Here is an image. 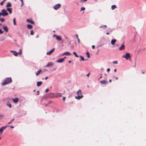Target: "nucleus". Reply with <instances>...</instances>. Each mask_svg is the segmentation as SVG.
<instances>
[{"label": "nucleus", "mask_w": 146, "mask_h": 146, "mask_svg": "<svg viewBox=\"0 0 146 146\" xmlns=\"http://www.w3.org/2000/svg\"><path fill=\"white\" fill-rule=\"evenodd\" d=\"M9 126H3L1 127L0 129V134H1L3 132V130L5 129L7 127H9Z\"/></svg>", "instance_id": "6"}, {"label": "nucleus", "mask_w": 146, "mask_h": 146, "mask_svg": "<svg viewBox=\"0 0 146 146\" xmlns=\"http://www.w3.org/2000/svg\"><path fill=\"white\" fill-rule=\"evenodd\" d=\"M109 81L110 82H111V79H110L109 80Z\"/></svg>", "instance_id": "57"}, {"label": "nucleus", "mask_w": 146, "mask_h": 146, "mask_svg": "<svg viewBox=\"0 0 146 146\" xmlns=\"http://www.w3.org/2000/svg\"><path fill=\"white\" fill-rule=\"evenodd\" d=\"M95 47V46L94 45H92V48L93 49Z\"/></svg>", "instance_id": "49"}, {"label": "nucleus", "mask_w": 146, "mask_h": 146, "mask_svg": "<svg viewBox=\"0 0 146 146\" xmlns=\"http://www.w3.org/2000/svg\"><path fill=\"white\" fill-rule=\"evenodd\" d=\"M41 72V69H40L38 71H37L36 73V76H38L40 73V72Z\"/></svg>", "instance_id": "25"}, {"label": "nucleus", "mask_w": 146, "mask_h": 146, "mask_svg": "<svg viewBox=\"0 0 146 146\" xmlns=\"http://www.w3.org/2000/svg\"><path fill=\"white\" fill-rule=\"evenodd\" d=\"M58 94V97H61L62 96V94L60 93H59L58 94Z\"/></svg>", "instance_id": "39"}, {"label": "nucleus", "mask_w": 146, "mask_h": 146, "mask_svg": "<svg viewBox=\"0 0 146 146\" xmlns=\"http://www.w3.org/2000/svg\"><path fill=\"white\" fill-rule=\"evenodd\" d=\"M39 94V91H38L36 92V95H38Z\"/></svg>", "instance_id": "47"}, {"label": "nucleus", "mask_w": 146, "mask_h": 146, "mask_svg": "<svg viewBox=\"0 0 146 146\" xmlns=\"http://www.w3.org/2000/svg\"><path fill=\"white\" fill-rule=\"evenodd\" d=\"M48 78V77H45V80H46V79H47Z\"/></svg>", "instance_id": "60"}, {"label": "nucleus", "mask_w": 146, "mask_h": 146, "mask_svg": "<svg viewBox=\"0 0 146 146\" xmlns=\"http://www.w3.org/2000/svg\"><path fill=\"white\" fill-rule=\"evenodd\" d=\"M54 50H55V48H53L52 50H51L47 52L46 53V54H47L48 55H50L54 51Z\"/></svg>", "instance_id": "8"}, {"label": "nucleus", "mask_w": 146, "mask_h": 146, "mask_svg": "<svg viewBox=\"0 0 146 146\" xmlns=\"http://www.w3.org/2000/svg\"><path fill=\"white\" fill-rule=\"evenodd\" d=\"M13 22L14 23V25H16V19L15 18H14L13 19Z\"/></svg>", "instance_id": "31"}, {"label": "nucleus", "mask_w": 146, "mask_h": 146, "mask_svg": "<svg viewBox=\"0 0 146 146\" xmlns=\"http://www.w3.org/2000/svg\"><path fill=\"white\" fill-rule=\"evenodd\" d=\"M77 40H78V44H80V39H79V38H78L77 39Z\"/></svg>", "instance_id": "44"}, {"label": "nucleus", "mask_w": 146, "mask_h": 146, "mask_svg": "<svg viewBox=\"0 0 146 146\" xmlns=\"http://www.w3.org/2000/svg\"><path fill=\"white\" fill-rule=\"evenodd\" d=\"M1 13L0 12V18L1 16L4 17L8 16L9 15L8 13L7 12V10L5 9H3L1 11Z\"/></svg>", "instance_id": "3"}, {"label": "nucleus", "mask_w": 146, "mask_h": 146, "mask_svg": "<svg viewBox=\"0 0 146 146\" xmlns=\"http://www.w3.org/2000/svg\"><path fill=\"white\" fill-rule=\"evenodd\" d=\"M80 57L81 58V59H80V61H84V60H87V59H84V58L83 57V56H80Z\"/></svg>", "instance_id": "26"}, {"label": "nucleus", "mask_w": 146, "mask_h": 146, "mask_svg": "<svg viewBox=\"0 0 146 146\" xmlns=\"http://www.w3.org/2000/svg\"><path fill=\"white\" fill-rule=\"evenodd\" d=\"M56 39L57 40L60 41L62 39L60 37V36H57L56 38Z\"/></svg>", "instance_id": "28"}, {"label": "nucleus", "mask_w": 146, "mask_h": 146, "mask_svg": "<svg viewBox=\"0 0 146 146\" xmlns=\"http://www.w3.org/2000/svg\"><path fill=\"white\" fill-rule=\"evenodd\" d=\"M12 81V80L11 78H7L5 80L4 82L2 83V84L3 86H4L10 83Z\"/></svg>", "instance_id": "2"}, {"label": "nucleus", "mask_w": 146, "mask_h": 146, "mask_svg": "<svg viewBox=\"0 0 146 146\" xmlns=\"http://www.w3.org/2000/svg\"><path fill=\"white\" fill-rule=\"evenodd\" d=\"M22 50L21 49H19V52H18V54L21 55L22 53Z\"/></svg>", "instance_id": "33"}, {"label": "nucleus", "mask_w": 146, "mask_h": 146, "mask_svg": "<svg viewBox=\"0 0 146 146\" xmlns=\"http://www.w3.org/2000/svg\"><path fill=\"white\" fill-rule=\"evenodd\" d=\"M122 57L125 58L126 60H128L129 58H130V53H127L125 55L123 56Z\"/></svg>", "instance_id": "5"}, {"label": "nucleus", "mask_w": 146, "mask_h": 146, "mask_svg": "<svg viewBox=\"0 0 146 146\" xmlns=\"http://www.w3.org/2000/svg\"><path fill=\"white\" fill-rule=\"evenodd\" d=\"M48 96L49 97L52 98H58V94H55L52 93H50L48 94Z\"/></svg>", "instance_id": "4"}, {"label": "nucleus", "mask_w": 146, "mask_h": 146, "mask_svg": "<svg viewBox=\"0 0 146 146\" xmlns=\"http://www.w3.org/2000/svg\"><path fill=\"white\" fill-rule=\"evenodd\" d=\"M11 52H13V54L15 56H17L18 54V53L14 51H11Z\"/></svg>", "instance_id": "12"}, {"label": "nucleus", "mask_w": 146, "mask_h": 146, "mask_svg": "<svg viewBox=\"0 0 146 146\" xmlns=\"http://www.w3.org/2000/svg\"><path fill=\"white\" fill-rule=\"evenodd\" d=\"M110 70V68H108L107 69V72H109Z\"/></svg>", "instance_id": "46"}, {"label": "nucleus", "mask_w": 146, "mask_h": 146, "mask_svg": "<svg viewBox=\"0 0 146 146\" xmlns=\"http://www.w3.org/2000/svg\"><path fill=\"white\" fill-rule=\"evenodd\" d=\"M118 79V78L117 77H116V78H115V79L116 80H117Z\"/></svg>", "instance_id": "63"}, {"label": "nucleus", "mask_w": 146, "mask_h": 146, "mask_svg": "<svg viewBox=\"0 0 146 146\" xmlns=\"http://www.w3.org/2000/svg\"><path fill=\"white\" fill-rule=\"evenodd\" d=\"M20 1H21L22 3H23V0H20Z\"/></svg>", "instance_id": "55"}, {"label": "nucleus", "mask_w": 146, "mask_h": 146, "mask_svg": "<svg viewBox=\"0 0 146 146\" xmlns=\"http://www.w3.org/2000/svg\"><path fill=\"white\" fill-rule=\"evenodd\" d=\"M87 1V0H81L80 1V2L81 3H84L86 1Z\"/></svg>", "instance_id": "36"}, {"label": "nucleus", "mask_w": 146, "mask_h": 146, "mask_svg": "<svg viewBox=\"0 0 146 146\" xmlns=\"http://www.w3.org/2000/svg\"><path fill=\"white\" fill-rule=\"evenodd\" d=\"M14 119H12L8 123V124H9L13 122V121L14 120Z\"/></svg>", "instance_id": "35"}, {"label": "nucleus", "mask_w": 146, "mask_h": 146, "mask_svg": "<svg viewBox=\"0 0 146 146\" xmlns=\"http://www.w3.org/2000/svg\"><path fill=\"white\" fill-rule=\"evenodd\" d=\"M38 37H39L38 35H37L36 36V38H38Z\"/></svg>", "instance_id": "62"}, {"label": "nucleus", "mask_w": 146, "mask_h": 146, "mask_svg": "<svg viewBox=\"0 0 146 146\" xmlns=\"http://www.w3.org/2000/svg\"><path fill=\"white\" fill-rule=\"evenodd\" d=\"M27 27L29 29H31L33 28V26L29 24H28L27 25Z\"/></svg>", "instance_id": "21"}, {"label": "nucleus", "mask_w": 146, "mask_h": 146, "mask_svg": "<svg viewBox=\"0 0 146 146\" xmlns=\"http://www.w3.org/2000/svg\"><path fill=\"white\" fill-rule=\"evenodd\" d=\"M19 100V99L17 98H15V99H13V101L15 103H17V102Z\"/></svg>", "instance_id": "20"}, {"label": "nucleus", "mask_w": 146, "mask_h": 146, "mask_svg": "<svg viewBox=\"0 0 146 146\" xmlns=\"http://www.w3.org/2000/svg\"><path fill=\"white\" fill-rule=\"evenodd\" d=\"M86 54L87 55V57L88 58H90V55H89V53L88 52H86Z\"/></svg>", "instance_id": "32"}, {"label": "nucleus", "mask_w": 146, "mask_h": 146, "mask_svg": "<svg viewBox=\"0 0 146 146\" xmlns=\"http://www.w3.org/2000/svg\"><path fill=\"white\" fill-rule=\"evenodd\" d=\"M66 55V52H64V53L63 54V55Z\"/></svg>", "instance_id": "54"}, {"label": "nucleus", "mask_w": 146, "mask_h": 146, "mask_svg": "<svg viewBox=\"0 0 146 146\" xmlns=\"http://www.w3.org/2000/svg\"><path fill=\"white\" fill-rule=\"evenodd\" d=\"M7 10L9 12L10 14H11L12 13V9L11 8H7Z\"/></svg>", "instance_id": "16"}, {"label": "nucleus", "mask_w": 146, "mask_h": 146, "mask_svg": "<svg viewBox=\"0 0 146 146\" xmlns=\"http://www.w3.org/2000/svg\"><path fill=\"white\" fill-rule=\"evenodd\" d=\"M53 65V63L51 62H48L47 64L45 66V67H48L50 66H52Z\"/></svg>", "instance_id": "11"}, {"label": "nucleus", "mask_w": 146, "mask_h": 146, "mask_svg": "<svg viewBox=\"0 0 146 146\" xmlns=\"http://www.w3.org/2000/svg\"><path fill=\"white\" fill-rule=\"evenodd\" d=\"M27 22H29L30 23H31V24H33V25H35L34 22L33 21L30 20L29 19H27Z\"/></svg>", "instance_id": "15"}, {"label": "nucleus", "mask_w": 146, "mask_h": 146, "mask_svg": "<svg viewBox=\"0 0 146 146\" xmlns=\"http://www.w3.org/2000/svg\"><path fill=\"white\" fill-rule=\"evenodd\" d=\"M31 35H33L34 34V31L33 30H31V32H30Z\"/></svg>", "instance_id": "34"}, {"label": "nucleus", "mask_w": 146, "mask_h": 146, "mask_svg": "<svg viewBox=\"0 0 146 146\" xmlns=\"http://www.w3.org/2000/svg\"><path fill=\"white\" fill-rule=\"evenodd\" d=\"M107 30L108 31L110 32H112L113 31V29L112 28L108 27V28Z\"/></svg>", "instance_id": "22"}, {"label": "nucleus", "mask_w": 146, "mask_h": 146, "mask_svg": "<svg viewBox=\"0 0 146 146\" xmlns=\"http://www.w3.org/2000/svg\"><path fill=\"white\" fill-rule=\"evenodd\" d=\"M4 3V2H3V1L0 3V4L1 5H3V4Z\"/></svg>", "instance_id": "43"}, {"label": "nucleus", "mask_w": 146, "mask_h": 146, "mask_svg": "<svg viewBox=\"0 0 146 146\" xmlns=\"http://www.w3.org/2000/svg\"><path fill=\"white\" fill-rule=\"evenodd\" d=\"M42 82L41 81L38 82L37 83V86L38 87H39L41 85Z\"/></svg>", "instance_id": "18"}, {"label": "nucleus", "mask_w": 146, "mask_h": 146, "mask_svg": "<svg viewBox=\"0 0 146 146\" xmlns=\"http://www.w3.org/2000/svg\"><path fill=\"white\" fill-rule=\"evenodd\" d=\"M49 91V89H47L45 90V92L47 93Z\"/></svg>", "instance_id": "45"}, {"label": "nucleus", "mask_w": 146, "mask_h": 146, "mask_svg": "<svg viewBox=\"0 0 146 146\" xmlns=\"http://www.w3.org/2000/svg\"><path fill=\"white\" fill-rule=\"evenodd\" d=\"M75 36H76V37L77 38V39L78 38V35H77V34L75 35Z\"/></svg>", "instance_id": "48"}, {"label": "nucleus", "mask_w": 146, "mask_h": 146, "mask_svg": "<svg viewBox=\"0 0 146 146\" xmlns=\"http://www.w3.org/2000/svg\"><path fill=\"white\" fill-rule=\"evenodd\" d=\"M73 53L75 55V57L77 58H78L79 57L77 55L76 53L75 52H73Z\"/></svg>", "instance_id": "30"}, {"label": "nucleus", "mask_w": 146, "mask_h": 146, "mask_svg": "<svg viewBox=\"0 0 146 146\" xmlns=\"http://www.w3.org/2000/svg\"><path fill=\"white\" fill-rule=\"evenodd\" d=\"M3 28L6 32H8V27L7 26H5L4 27H3Z\"/></svg>", "instance_id": "13"}, {"label": "nucleus", "mask_w": 146, "mask_h": 146, "mask_svg": "<svg viewBox=\"0 0 146 146\" xmlns=\"http://www.w3.org/2000/svg\"><path fill=\"white\" fill-rule=\"evenodd\" d=\"M60 4H57L54 6L53 8L55 10H56L60 7Z\"/></svg>", "instance_id": "7"}, {"label": "nucleus", "mask_w": 146, "mask_h": 146, "mask_svg": "<svg viewBox=\"0 0 146 146\" xmlns=\"http://www.w3.org/2000/svg\"><path fill=\"white\" fill-rule=\"evenodd\" d=\"M106 34L107 35H109V32H107V33H106Z\"/></svg>", "instance_id": "58"}, {"label": "nucleus", "mask_w": 146, "mask_h": 146, "mask_svg": "<svg viewBox=\"0 0 146 146\" xmlns=\"http://www.w3.org/2000/svg\"><path fill=\"white\" fill-rule=\"evenodd\" d=\"M116 7L115 5H112L111 7V9L112 10H113Z\"/></svg>", "instance_id": "27"}, {"label": "nucleus", "mask_w": 146, "mask_h": 146, "mask_svg": "<svg viewBox=\"0 0 146 146\" xmlns=\"http://www.w3.org/2000/svg\"><path fill=\"white\" fill-rule=\"evenodd\" d=\"M116 40L115 39H112L111 41V43L113 45H114L116 42Z\"/></svg>", "instance_id": "14"}, {"label": "nucleus", "mask_w": 146, "mask_h": 146, "mask_svg": "<svg viewBox=\"0 0 146 146\" xmlns=\"http://www.w3.org/2000/svg\"><path fill=\"white\" fill-rule=\"evenodd\" d=\"M107 27L106 25H104L103 26H101L100 27V28H102L104 29H106Z\"/></svg>", "instance_id": "23"}, {"label": "nucleus", "mask_w": 146, "mask_h": 146, "mask_svg": "<svg viewBox=\"0 0 146 146\" xmlns=\"http://www.w3.org/2000/svg\"><path fill=\"white\" fill-rule=\"evenodd\" d=\"M71 60H69V61H68V62H69V63H71Z\"/></svg>", "instance_id": "64"}, {"label": "nucleus", "mask_w": 146, "mask_h": 146, "mask_svg": "<svg viewBox=\"0 0 146 146\" xmlns=\"http://www.w3.org/2000/svg\"><path fill=\"white\" fill-rule=\"evenodd\" d=\"M90 73H89L88 74H87V76L88 77L89 76V75L90 74Z\"/></svg>", "instance_id": "53"}, {"label": "nucleus", "mask_w": 146, "mask_h": 146, "mask_svg": "<svg viewBox=\"0 0 146 146\" xmlns=\"http://www.w3.org/2000/svg\"><path fill=\"white\" fill-rule=\"evenodd\" d=\"M3 31H2L1 29H0V33L1 34H3Z\"/></svg>", "instance_id": "42"}, {"label": "nucleus", "mask_w": 146, "mask_h": 146, "mask_svg": "<svg viewBox=\"0 0 146 146\" xmlns=\"http://www.w3.org/2000/svg\"><path fill=\"white\" fill-rule=\"evenodd\" d=\"M125 45L123 44H121V46L119 48V50H122L125 48Z\"/></svg>", "instance_id": "10"}, {"label": "nucleus", "mask_w": 146, "mask_h": 146, "mask_svg": "<svg viewBox=\"0 0 146 146\" xmlns=\"http://www.w3.org/2000/svg\"><path fill=\"white\" fill-rule=\"evenodd\" d=\"M11 3L10 2H9L7 3V4L6 7H11Z\"/></svg>", "instance_id": "19"}, {"label": "nucleus", "mask_w": 146, "mask_h": 146, "mask_svg": "<svg viewBox=\"0 0 146 146\" xmlns=\"http://www.w3.org/2000/svg\"><path fill=\"white\" fill-rule=\"evenodd\" d=\"M107 81H106L105 80H103L102 81H101L100 82L102 84H106L107 83Z\"/></svg>", "instance_id": "17"}, {"label": "nucleus", "mask_w": 146, "mask_h": 146, "mask_svg": "<svg viewBox=\"0 0 146 146\" xmlns=\"http://www.w3.org/2000/svg\"><path fill=\"white\" fill-rule=\"evenodd\" d=\"M66 98L65 97H64L63 98V100L64 101V100H65V99Z\"/></svg>", "instance_id": "51"}, {"label": "nucleus", "mask_w": 146, "mask_h": 146, "mask_svg": "<svg viewBox=\"0 0 146 146\" xmlns=\"http://www.w3.org/2000/svg\"><path fill=\"white\" fill-rule=\"evenodd\" d=\"M102 76H101L99 78V79L98 80H99V79H100L101 78H102Z\"/></svg>", "instance_id": "61"}, {"label": "nucleus", "mask_w": 146, "mask_h": 146, "mask_svg": "<svg viewBox=\"0 0 146 146\" xmlns=\"http://www.w3.org/2000/svg\"><path fill=\"white\" fill-rule=\"evenodd\" d=\"M66 52V55H67L68 54V55H70L71 54L69 52Z\"/></svg>", "instance_id": "38"}, {"label": "nucleus", "mask_w": 146, "mask_h": 146, "mask_svg": "<svg viewBox=\"0 0 146 146\" xmlns=\"http://www.w3.org/2000/svg\"><path fill=\"white\" fill-rule=\"evenodd\" d=\"M5 21V19H4L3 18H0V21L1 22H4Z\"/></svg>", "instance_id": "29"}, {"label": "nucleus", "mask_w": 146, "mask_h": 146, "mask_svg": "<svg viewBox=\"0 0 146 146\" xmlns=\"http://www.w3.org/2000/svg\"><path fill=\"white\" fill-rule=\"evenodd\" d=\"M85 7H82L81 8V10H80V11H83V10H85Z\"/></svg>", "instance_id": "37"}, {"label": "nucleus", "mask_w": 146, "mask_h": 146, "mask_svg": "<svg viewBox=\"0 0 146 146\" xmlns=\"http://www.w3.org/2000/svg\"><path fill=\"white\" fill-rule=\"evenodd\" d=\"M57 36L56 34H54L53 35V38H56V37Z\"/></svg>", "instance_id": "41"}, {"label": "nucleus", "mask_w": 146, "mask_h": 146, "mask_svg": "<svg viewBox=\"0 0 146 146\" xmlns=\"http://www.w3.org/2000/svg\"><path fill=\"white\" fill-rule=\"evenodd\" d=\"M64 61V58L59 59L58 60H56V62L58 63H62Z\"/></svg>", "instance_id": "9"}, {"label": "nucleus", "mask_w": 146, "mask_h": 146, "mask_svg": "<svg viewBox=\"0 0 146 146\" xmlns=\"http://www.w3.org/2000/svg\"><path fill=\"white\" fill-rule=\"evenodd\" d=\"M3 117V115H0V117Z\"/></svg>", "instance_id": "56"}, {"label": "nucleus", "mask_w": 146, "mask_h": 146, "mask_svg": "<svg viewBox=\"0 0 146 146\" xmlns=\"http://www.w3.org/2000/svg\"><path fill=\"white\" fill-rule=\"evenodd\" d=\"M6 104H7V106L8 107H9V108H11V105L9 102H8Z\"/></svg>", "instance_id": "24"}, {"label": "nucleus", "mask_w": 146, "mask_h": 146, "mask_svg": "<svg viewBox=\"0 0 146 146\" xmlns=\"http://www.w3.org/2000/svg\"><path fill=\"white\" fill-rule=\"evenodd\" d=\"M114 72H115L116 71V69H115L114 70Z\"/></svg>", "instance_id": "59"}, {"label": "nucleus", "mask_w": 146, "mask_h": 146, "mask_svg": "<svg viewBox=\"0 0 146 146\" xmlns=\"http://www.w3.org/2000/svg\"><path fill=\"white\" fill-rule=\"evenodd\" d=\"M52 103V101H49L48 102V104H50Z\"/></svg>", "instance_id": "50"}, {"label": "nucleus", "mask_w": 146, "mask_h": 146, "mask_svg": "<svg viewBox=\"0 0 146 146\" xmlns=\"http://www.w3.org/2000/svg\"><path fill=\"white\" fill-rule=\"evenodd\" d=\"M77 96L75 97V98L77 100H80L82 98L83 96L82 94V91L80 90H79L76 92Z\"/></svg>", "instance_id": "1"}, {"label": "nucleus", "mask_w": 146, "mask_h": 146, "mask_svg": "<svg viewBox=\"0 0 146 146\" xmlns=\"http://www.w3.org/2000/svg\"><path fill=\"white\" fill-rule=\"evenodd\" d=\"M10 127L12 129H13L14 128V127L13 126H10Z\"/></svg>", "instance_id": "52"}, {"label": "nucleus", "mask_w": 146, "mask_h": 146, "mask_svg": "<svg viewBox=\"0 0 146 146\" xmlns=\"http://www.w3.org/2000/svg\"><path fill=\"white\" fill-rule=\"evenodd\" d=\"M113 63L114 64H117L118 63V62L117 61H115L113 62Z\"/></svg>", "instance_id": "40"}]
</instances>
